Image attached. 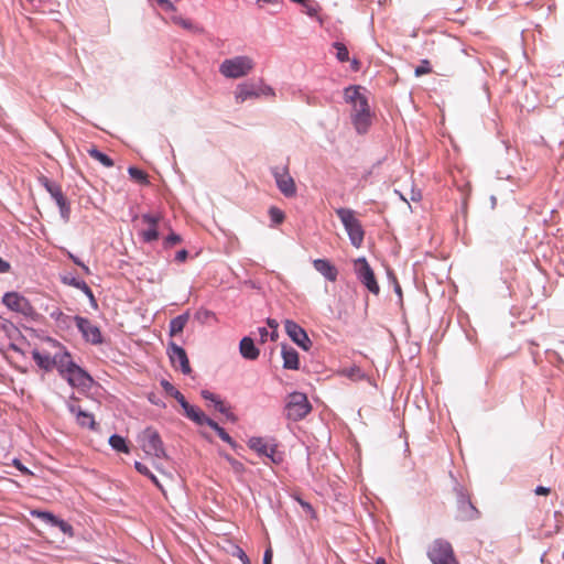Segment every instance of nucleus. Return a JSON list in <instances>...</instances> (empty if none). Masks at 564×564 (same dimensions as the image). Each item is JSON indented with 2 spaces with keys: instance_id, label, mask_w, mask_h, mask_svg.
<instances>
[{
  "instance_id": "nucleus-54",
  "label": "nucleus",
  "mask_w": 564,
  "mask_h": 564,
  "mask_svg": "<svg viewBox=\"0 0 564 564\" xmlns=\"http://www.w3.org/2000/svg\"><path fill=\"white\" fill-rule=\"evenodd\" d=\"M237 555H238V557L240 558V561L242 562V564H251V563H250L249 557H248V556H247V554L243 552V550L238 549V551H237Z\"/></svg>"
},
{
  "instance_id": "nucleus-43",
  "label": "nucleus",
  "mask_w": 564,
  "mask_h": 564,
  "mask_svg": "<svg viewBox=\"0 0 564 564\" xmlns=\"http://www.w3.org/2000/svg\"><path fill=\"white\" fill-rule=\"evenodd\" d=\"M432 72L430 62L427 59L421 61V64L415 68V76L420 77L425 74H430Z\"/></svg>"
},
{
  "instance_id": "nucleus-45",
  "label": "nucleus",
  "mask_w": 564,
  "mask_h": 564,
  "mask_svg": "<svg viewBox=\"0 0 564 564\" xmlns=\"http://www.w3.org/2000/svg\"><path fill=\"white\" fill-rule=\"evenodd\" d=\"M182 241V238L180 235L175 232H171L165 239H164V247L171 248Z\"/></svg>"
},
{
  "instance_id": "nucleus-30",
  "label": "nucleus",
  "mask_w": 564,
  "mask_h": 564,
  "mask_svg": "<svg viewBox=\"0 0 564 564\" xmlns=\"http://www.w3.org/2000/svg\"><path fill=\"white\" fill-rule=\"evenodd\" d=\"M161 386L169 395L173 397L180 403V405H182V402L184 403L186 401L184 395L167 380H162Z\"/></svg>"
},
{
  "instance_id": "nucleus-41",
  "label": "nucleus",
  "mask_w": 564,
  "mask_h": 564,
  "mask_svg": "<svg viewBox=\"0 0 564 564\" xmlns=\"http://www.w3.org/2000/svg\"><path fill=\"white\" fill-rule=\"evenodd\" d=\"M58 208H59V214H61V217L65 220V221H68L69 219V215H70V206H69V203L66 199L59 202L57 204Z\"/></svg>"
},
{
  "instance_id": "nucleus-48",
  "label": "nucleus",
  "mask_w": 564,
  "mask_h": 564,
  "mask_svg": "<svg viewBox=\"0 0 564 564\" xmlns=\"http://www.w3.org/2000/svg\"><path fill=\"white\" fill-rule=\"evenodd\" d=\"M388 276L393 283L395 293L399 295L400 299H402V289L397 280V276L394 275V273L392 271H388Z\"/></svg>"
},
{
  "instance_id": "nucleus-62",
  "label": "nucleus",
  "mask_w": 564,
  "mask_h": 564,
  "mask_svg": "<svg viewBox=\"0 0 564 564\" xmlns=\"http://www.w3.org/2000/svg\"><path fill=\"white\" fill-rule=\"evenodd\" d=\"M69 258L73 260V262L75 264H77L78 267H84V263L75 256H73L72 253H69Z\"/></svg>"
},
{
  "instance_id": "nucleus-21",
  "label": "nucleus",
  "mask_w": 564,
  "mask_h": 564,
  "mask_svg": "<svg viewBox=\"0 0 564 564\" xmlns=\"http://www.w3.org/2000/svg\"><path fill=\"white\" fill-rule=\"evenodd\" d=\"M239 351L248 360H256L260 355V350L256 347L253 339L248 336L240 340Z\"/></svg>"
},
{
  "instance_id": "nucleus-16",
  "label": "nucleus",
  "mask_w": 564,
  "mask_h": 564,
  "mask_svg": "<svg viewBox=\"0 0 564 564\" xmlns=\"http://www.w3.org/2000/svg\"><path fill=\"white\" fill-rule=\"evenodd\" d=\"M64 379H66L67 382L75 388H86L89 387V384L93 382V378L76 364L69 370V372L66 373Z\"/></svg>"
},
{
  "instance_id": "nucleus-29",
  "label": "nucleus",
  "mask_w": 564,
  "mask_h": 564,
  "mask_svg": "<svg viewBox=\"0 0 564 564\" xmlns=\"http://www.w3.org/2000/svg\"><path fill=\"white\" fill-rule=\"evenodd\" d=\"M87 152L93 159L99 161L106 167H111L115 164L113 160L110 156L102 153L95 147H91L90 149H88Z\"/></svg>"
},
{
  "instance_id": "nucleus-31",
  "label": "nucleus",
  "mask_w": 564,
  "mask_h": 564,
  "mask_svg": "<svg viewBox=\"0 0 564 564\" xmlns=\"http://www.w3.org/2000/svg\"><path fill=\"white\" fill-rule=\"evenodd\" d=\"M109 444L111 445V447L113 449H116L118 452L129 453V447L126 443V440L118 434H113L110 436Z\"/></svg>"
},
{
  "instance_id": "nucleus-22",
  "label": "nucleus",
  "mask_w": 564,
  "mask_h": 564,
  "mask_svg": "<svg viewBox=\"0 0 564 564\" xmlns=\"http://www.w3.org/2000/svg\"><path fill=\"white\" fill-rule=\"evenodd\" d=\"M32 357L35 364L45 371H51L54 368V356L47 352H41L37 349L32 351Z\"/></svg>"
},
{
  "instance_id": "nucleus-52",
  "label": "nucleus",
  "mask_w": 564,
  "mask_h": 564,
  "mask_svg": "<svg viewBox=\"0 0 564 564\" xmlns=\"http://www.w3.org/2000/svg\"><path fill=\"white\" fill-rule=\"evenodd\" d=\"M272 550L270 547L267 549L263 555V564H272Z\"/></svg>"
},
{
  "instance_id": "nucleus-36",
  "label": "nucleus",
  "mask_w": 564,
  "mask_h": 564,
  "mask_svg": "<svg viewBox=\"0 0 564 564\" xmlns=\"http://www.w3.org/2000/svg\"><path fill=\"white\" fill-rule=\"evenodd\" d=\"M334 47L336 48V57L339 62H346L349 59V52L346 45L340 42H335Z\"/></svg>"
},
{
  "instance_id": "nucleus-8",
  "label": "nucleus",
  "mask_w": 564,
  "mask_h": 564,
  "mask_svg": "<svg viewBox=\"0 0 564 564\" xmlns=\"http://www.w3.org/2000/svg\"><path fill=\"white\" fill-rule=\"evenodd\" d=\"M456 492V519L464 522L478 520L480 511L474 506L469 495L463 488H458Z\"/></svg>"
},
{
  "instance_id": "nucleus-12",
  "label": "nucleus",
  "mask_w": 564,
  "mask_h": 564,
  "mask_svg": "<svg viewBox=\"0 0 564 564\" xmlns=\"http://www.w3.org/2000/svg\"><path fill=\"white\" fill-rule=\"evenodd\" d=\"M75 324L84 339L91 345H100L104 341L101 332L90 319L82 316H74Z\"/></svg>"
},
{
  "instance_id": "nucleus-34",
  "label": "nucleus",
  "mask_w": 564,
  "mask_h": 564,
  "mask_svg": "<svg viewBox=\"0 0 564 564\" xmlns=\"http://www.w3.org/2000/svg\"><path fill=\"white\" fill-rule=\"evenodd\" d=\"M128 173L138 183L147 184L149 182L147 173L135 166H130Z\"/></svg>"
},
{
  "instance_id": "nucleus-50",
  "label": "nucleus",
  "mask_w": 564,
  "mask_h": 564,
  "mask_svg": "<svg viewBox=\"0 0 564 564\" xmlns=\"http://www.w3.org/2000/svg\"><path fill=\"white\" fill-rule=\"evenodd\" d=\"M206 424L208 425L210 429H213L216 433L221 429V426H219V424L217 422H215L214 420H212L210 417H208L207 415H205L204 420H203V425Z\"/></svg>"
},
{
  "instance_id": "nucleus-37",
  "label": "nucleus",
  "mask_w": 564,
  "mask_h": 564,
  "mask_svg": "<svg viewBox=\"0 0 564 564\" xmlns=\"http://www.w3.org/2000/svg\"><path fill=\"white\" fill-rule=\"evenodd\" d=\"M344 373L346 377H348L349 379H352L355 381L362 380L365 378V373L357 366L345 369Z\"/></svg>"
},
{
  "instance_id": "nucleus-64",
  "label": "nucleus",
  "mask_w": 564,
  "mask_h": 564,
  "mask_svg": "<svg viewBox=\"0 0 564 564\" xmlns=\"http://www.w3.org/2000/svg\"><path fill=\"white\" fill-rule=\"evenodd\" d=\"M351 68H352L354 70H358V69H359V62H358L356 58H354V59L351 61Z\"/></svg>"
},
{
  "instance_id": "nucleus-61",
  "label": "nucleus",
  "mask_w": 564,
  "mask_h": 564,
  "mask_svg": "<svg viewBox=\"0 0 564 564\" xmlns=\"http://www.w3.org/2000/svg\"><path fill=\"white\" fill-rule=\"evenodd\" d=\"M267 323H268V325H269V327H270V328H272V329H278L279 324H278V322H276L275 319L268 318V322H267Z\"/></svg>"
},
{
  "instance_id": "nucleus-39",
  "label": "nucleus",
  "mask_w": 564,
  "mask_h": 564,
  "mask_svg": "<svg viewBox=\"0 0 564 564\" xmlns=\"http://www.w3.org/2000/svg\"><path fill=\"white\" fill-rule=\"evenodd\" d=\"M264 456L268 457L272 464L279 465L282 463V456L278 453L276 444H271L268 454Z\"/></svg>"
},
{
  "instance_id": "nucleus-60",
  "label": "nucleus",
  "mask_w": 564,
  "mask_h": 564,
  "mask_svg": "<svg viewBox=\"0 0 564 564\" xmlns=\"http://www.w3.org/2000/svg\"><path fill=\"white\" fill-rule=\"evenodd\" d=\"M36 9H41L43 4L47 3L50 0H29Z\"/></svg>"
},
{
  "instance_id": "nucleus-6",
  "label": "nucleus",
  "mask_w": 564,
  "mask_h": 564,
  "mask_svg": "<svg viewBox=\"0 0 564 564\" xmlns=\"http://www.w3.org/2000/svg\"><path fill=\"white\" fill-rule=\"evenodd\" d=\"M261 96H274L273 88L264 85L262 80L258 83L239 84L235 91V98L238 104H242L248 99L259 98Z\"/></svg>"
},
{
  "instance_id": "nucleus-23",
  "label": "nucleus",
  "mask_w": 564,
  "mask_h": 564,
  "mask_svg": "<svg viewBox=\"0 0 564 564\" xmlns=\"http://www.w3.org/2000/svg\"><path fill=\"white\" fill-rule=\"evenodd\" d=\"M185 412V415L198 425H203L205 413L197 406L189 404L187 401L182 402L181 405Z\"/></svg>"
},
{
  "instance_id": "nucleus-46",
  "label": "nucleus",
  "mask_w": 564,
  "mask_h": 564,
  "mask_svg": "<svg viewBox=\"0 0 564 564\" xmlns=\"http://www.w3.org/2000/svg\"><path fill=\"white\" fill-rule=\"evenodd\" d=\"M218 436L224 441L226 442L227 444H229L232 448H237L238 444L236 443V441L225 431V429H220L218 432H217Z\"/></svg>"
},
{
  "instance_id": "nucleus-28",
  "label": "nucleus",
  "mask_w": 564,
  "mask_h": 564,
  "mask_svg": "<svg viewBox=\"0 0 564 564\" xmlns=\"http://www.w3.org/2000/svg\"><path fill=\"white\" fill-rule=\"evenodd\" d=\"M200 395L204 400L210 401L218 412L226 413V404L218 395L208 390H202Z\"/></svg>"
},
{
  "instance_id": "nucleus-55",
  "label": "nucleus",
  "mask_w": 564,
  "mask_h": 564,
  "mask_svg": "<svg viewBox=\"0 0 564 564\" xmlns=\"http://www.w3.org/2000/svg\"><path fill=\"white\" fill-rule=\"evenodd\" d=\"M10 268V263L0 257V273L9 272Z\"/></svg>"
},
{
  "instance_id": "nucleus-56",
  "label": "nucleus",
  "mask_w": 564,
  "mask_h": 564,
  "mask_svg": "<svg viewBox=\"0 0 564 564\" xmlns=\"http://www.w3.org/2000/svg\"><path fill=\"white\" fill-rule=\"evenodd\" d=\"M258 332H259L260 340L262 343H264L267 340L268 336H269L268 329L265 327H260L258 329Z\"/></svg>"
},
{
  "instance_id": "nucleus-24",
  "label": "nucleus",
  "mask_w": 564,
  "mask_h": 564,
  "mask_svg": "<svg viewBox=\"0 0 564 564\" xmlns=\"http://www.w3.org/2000/svg\"><path fill=\"white\" fill-rule=\"evenodd\" d=\"M64 282L68 285H72V286L83 291L87 295V297L90 300L91 304L95 306L97 305L91 289L88 286V284L84 280H79L77 278H70V279L65 278Z\"/></svg>"
},
{
  "instance_id": "nucleus-4",
  "label": "nucleus",
  "mask_w": 564,
  "mask_h": 564,
  "mask_svg": "<svg viewBox=\"0 0 564 564\" xmlns=\"http://www.w3.org/2000/svg\"><path fill=\"white\" fill-rule=\"evenodd\" d=\"M254 66L253 61L248 56H236L225 59L219 72L227 78H240L248 75Z\"/></svg>"
},
{
  "instance_id": "nucleus-42",
  "label": "nucleus",
  "mask_w": 564,
  "mask_h": 564,
  "mask_svg": "<svg viewBox=\"0 0 564 564\" xmlns=\"http://www.w3.org/2000/svg\"><path fill=\"white\" fill-rule=\"evenodd\" d=\"M301 6L308 15H315L319 9L318 4L314 0H306L304 3H301Z\"/></svg>"
},
{
  "instance_id": "nucleus-49",
  "label": "nucleus",
  "mask_w": 564,
  "mask_h": 564,
  "mask_svg": "<svg viewBox=\"0 0 564 564\" xmlns=\"http://www.w3.org/2000/svg\"><path fill=\"white\" fill-rule=\"evenodd\" d=\"M12 464H13V466H14L17 469H19L22 474H24V475H32V471H31L28 467H25V466L21 463V460H20V459L14 458V459L12 460Z\"/></svg>"
},
{
  "instance_id": "nucleus-9",
  "label": "nucleus",
  "mask_w": 564,
  "mask_h": 564,
  "mask_svg": "<svg viewBox=\"0 0 564 564\" xmlns=\"http://www.w3.org/2000/svg\"><path fill=\"white\" fill-rule=\"evenodd\" d=\"M354 268L357 279L360 281V283L364 284L370 293L378 295L380 292V286L367 259L364 257L356 259L354 262Z\"/></svg>"
},
{
  "instance_id": "nucleus-1",
  "label": "nucleus",
  "mask_w": 564,
  "mask_h": 564,
  "mask_svg": "<svg viewBox=\"0 0 564 564\" xmlns=\"http://www.w3.org/2000/svg\"><path fill=\"white\" fill-rule=\"evenodd\" d=\"M360 86H349L344 90L345 101L352 107L351 121L358 133H366L371 124L368 99L360 93Z\"/></svg>"
},
{
  "instance_id": "nucleus-38",
  "label": "nucleus",
  "mask_w": 564,
  "mask_h": 564,
  "mask_svg": "<svg viewBox=\"0 0 564 564\" xmlns=\"http://www.w3.org/2000/svg\"><path fill=\"white\" fill-rule=\"evenodd\" d=\"M269 216H270V219L271 221L274 224V225H280L281 223H283L284 220V213L278 208V207H270L269 209Z\"/></svg>"
},
{
  "instance_id": "nucleus-53",
  "label": "nucleus",
  "mask_w": 564,
  "mask_h": 564,
  "mask_svg": "<svg viewBox=\"0 0 564 564\" xmlns=\"http://www.w3.org/2000/svg\"><path fill=\"white\" fill-rule=\"evenodd\" d=\"M51 316H52L53 318H55L56 321H63V322H65L66 319H68V318H69V316L65 315V314H64L63 312H61V311L53 312V313L51 314Z\"/></svg>"
},
{
  "instance_id": "nucleus-19",
  "label": "nucleus",
  "mask_w": 564,
  "mask_h": 564,
  "mask_svg": "<svg viewBox=\"0 0 564 564\" xmlns=\"http://www.w3.org/2000/svg\"><path fill=\"white\" fill-rule=\"evenodd\" d=\"M75 366L72 360L70 354L67 351L54 355V368L57 369L59 375L64 378L66 373Z\"/></svg>"
},
{
  "instance_id": "nucleus-11",
  "label": "nucleus",
  "mask_w": 564,
  "mask_h": 564,
  "mask_svg": "<svg viewBox=\"0 0 564 564\" xmlns=\"http://www.w3.org/2000/svg\"><path fill=\"white\" fill-rule=\"evenodd\" d=\"M2 303L11 311L20 313L26 317L35 315V310L30 301L17 292H8L2 297Z\"/></svg>"
},
{
  "instance_id": "nucleus-40",
  "label": "nucleus",
  "mask_w": 564,
  "mask_h": 564,
  "mask_svg": "<svg viewBox=\"0 0 564 564\" xmlns=\"http://www.w3.org/2000/svg\"><path fill=\"white\" fill-rule=\"evenodd\" d=\"M173 21L174 23L182 25L183 30L186 32L199 31L191 21L183 19L182 17H173Z\"/></svg>"
},
{
  "instance_id": "nucleus-25",
  "label": "nucleus",
  "mask_w": 564,
  "mask_h": 564,
  "mask_svg": "<svg viewBox=\"0 0 564 564\" xmlns=\"http://www.w3.org/2000/svg\"><path fill=\"white\" fill-rule=\"evenodd\" d=\"M188 319H189L188 312L172 318L170 322V336H175V335L182 333L184 327L186 326Z\"/></svg>"
},
{
  "instance_id": "nucleus-44",
  "label": "nucleus",
  "mask_w": 564,
  "mask_h": 564,
  "mask_svg": "<svg viewBox=\"0 0 564 564\" xmlns=\"http://www.w3.org/2000/svg\"><path fill=\"white\" fill-rule=\"evenodd\" d=\"M53 527H57L63 533H65V534H67L69 536H72L73 533H74L73 532V527L68 522H66V521H64V520H62L59 518H57V522H55L53 524Z\"/></svg>"
},
{
  "instance_id": "nucleus-2",
  "label": "nucleus",
  "mask_w": 564,
  "mask_h": 564,
  "mask_svg": "<svg viewBox=\"0 0 564 564\" xmlns=\"http://www.w3.org/2000/svg\"><path fill=\"white\" fill-rule=\"evenodd\" d=\"M336 215L344 225L351 245L359 248L364 242L365 231L361 223L355 217V212L350 208L341 207L336 209Z\"/></svg>"
},
{
  "instance_id": "nucleus-27",
  "label": "nucleus",
  "mask_w": 564,
  "mask_h": 564,
  "mask_svg": "<svg viewBox=\"0 0 564 564\" xmlns=\"http://www.w3.org/2000/svg\"><path fill=\"white\" fill-rule=\"evenodd\" d=\"M43 185L45 186L46 191L51 194V196L54 198L56 205L59 202L66 199L59 185L51 182L47 178H44Z\"/></svg>"
},
{
  "instance_id": "nucleus-13",
  "label": "nucleus",
  "mask_w": 564,
  "mask_h": 564,
  "mask_svg": "<svg viewBox=\"0 0 564 564\" xmlns=\"http://www.w3.org/2000/svg\"><path fill=\"white\" fill-rule=\"evenodd\" d=\"M141 220L148 226L147 229L140 231V236L144 242L156 241L160 237L158 231L159 223L162 220L160 213H147L141 216Z\"/></svg>"
},
{
  "instance_id": "nucleus-17",
  "label": "nucleus",
  "mask_w": 564,
  "mask_h": 564,
  "mask_svg": "<svg viewBox=\"0 0 564 564\" xmlns=\"http://www.w3.org/2000/svg\"><path fill=\"white\" fill-rule=\"evenodd\" d=\"M67 409L72 414L76 416V422L78 425L82 427H88L90 430L95 429L96 422L91 413L82 410L80 406L70 402L67 404Z\"/></svg>"
},
{
  "instance_id": "nucleus-26",
  "label": "nucleus",
  "mask_w": 564,
  "mask_h": 564,
  "mask_svg": "<svg viewBox=\"0 0 564 564\" xmlns=\"http://www.w3.org/2000/svg\"><path fill=\"white\" fill-rule=\"evenodd\" d=\"M248 446L250 449L256 452L259 456H264L265 454H268V451L270 448V445H268L264 442V438L260 437V436L250 437L248 441Z\"/></svg>"
},
{
  "instance_id": "nucleus-59",
  "label": "nucleus",
  "mask_w": 564,
  "mask_h": 564,
  "mask_svg": "<svg viewBox=\"0 0 564 564\" xmlns=\"http://www.w3.org/2000/svg\"><path fill=\"white\" fill-rule=\"evenodd\" d=\"M299 501H300V503H301L302 508H303L306 512H311V513H313V512H314L313 507L311 506V503H308V502H306V501H303V500H301V499H299Z\"/></svg>"
},
{
  "instance_id": "nucleus-7",
  "label": "nucleus",
  "mask_w": 564,
  "mask_h": 564,
  "mask_svg": "<svg viewBox=\"0 0 564 564\" xmlns=\"http://www.w3.org/2000/svg\"><path fill=\"white\" fill-rule=\"evenodd\" d=\"M142 449L156 458H165L166 453L159 432L153 427H147L139 436Z\"/></svg>"
},
{
  "instance_id": "nucleus-58",
  "label": "nucleus",
  "mask_w": 564,
  "mask_h": 564,
  "mask_svg": "<svg viewBox=\"0 0 564 564\" xmlns=\"http://www.w3.org/2000/svg\"><path fill=\"white\" fill-rule=\"evenodd\" d=\"M223 414L226 415V417L231 422L237 421V416L232 412H230V409L227 405H226V413H223Z\"/></svg>"
},
{
  "instance_id": "nucleus-35",
  "label": "nucleus",
  "mask_w": 564,
  "mask_h": 564,
  "mask_svg": "<svg viewBox=\"0 0 564 564\" xmlns=\"http://www.w3.org/2000/svg\"><path fill=\"white\" fill-rule=\"evenodd\" d=\"M134 467L140 474L150 478L152 480V482L155 484L158 487H161L155 475L144 464H142L140 462H135Z\"/></svg>"
},
{
  "instance_id": "nucleus-18",
  "label": "nucleus",
  "mask_w": 564,
  "mask_h": 564,
  "mask_svg": "<svg viewBox=\"0 0 564 564\" xmlns=\"http://www.w3.org/2000/svg\"><path fill=\"white\" fill-rule=\"evenodd\" d=\"M314 269L321 273L327 281L335 282L338 276L337 268L327 259H315Z\"/></svg>"
},
{
  "instance_id": "nucleus-32",
  "label": "nucleus",
  "mask_w": 564,
  "mask_h": 564,
  "mask_svg": "<svg viewBox=\"0 0 564 564\" xmlns=\"http://www.w3.org/2000/svg\"><path fill=\"white\" fill-rule=\"evenodd\" d=\"M32 516L37 519H41L42 521L52 527L55 522H57V517L48 511L33 510Z\"/></svg>"
},
{
  "instance_id": "nucleus-47",
  "label": "nucleus",
  "mask_w": 564,
  "mask_h": 564,
  "mask_svg": "<svg viewBox=\"0 0 564 564\" xmlns=\"http://www.w3.org/2000/svg\"><path fill=\"white\" fill-rule=\"evenodd\" d=\"M158 4V8L163 12H173L174 6L170 0H154Z\"/></svg>"
},
{
  "instance_id": "nucleus-63",
  "label": "nucleus",
  "mask_w": 564,
  "mask_h": 564,
  "mask_svg": "<svg viewBox=\"0 0 564 564\" xmlns=\"http://www.w3.org/2000/svg\"><path fill=\"white\" fill-rule=\"evenodd\" d=\"M411 199L417 202L421 199V193L412 191Z\"/></svg>"
},
{
  "instance_id": "nucleus-10",
  "label": "nucleus",
  "mask_w": 564,
  "mask_h": 564,
  "mask_svg": "<svg viewBox=\"0 0 564 564\" xmlns=\"http://www.w3.org/2000/svg\"><path fill=\"white\" fill-rule=\"evenodd\" d=\"M271 173L275 180L279 191L288 198L296 195L294 178L290 175L289 166H273Z\"/></svg>"
},
{
  "instance_id": "nucleus-51",
  "label": "nucleus",
  "mask_w": 564,
  "mask_h": 564,
  "mask_svg": "<svg viewBox=\"0 0 564 564\" xmlns=\"http://www.w3.org/2000/svg\"><path fill=\"white\" fill-rule=\"evenodd\" d=\"M187 257H188V252H187V250L182 249V250H180V251H177V252H176V254H175V261H176V262H184V261L187 259Z\"/></svg>"
},
{
  "instance_id": "nucleus-3",
  "label": "nucleus",
  "mask_w": 564,
  "mask_h": 564,
  "mask_svg": "<svg viewBox=\"0 0 564 564\" xmlns=\"http://www.w3.org/2000/svg\"><path fill=\"white\" fill-rule=\"evenodd\" d=\"M312 410L306 394L292 392L286 398L284 415L288 420L297 422L303 420Z\"/></svg>"
},
{
  "instance_id": "nucleus-14",
  "label": "nucleus",
  "mask_w": 564,
  "mask_h": 564,
  "mask_svg": "<svg viewBox=\"0 0 564 564\" xmlns=\"http://www.w3.org/2000/svg\"><path fill=\"white\" fill-rule=\"evenodd\" d=\"M167 354L174 368L180 369L184 375H189L192 368L186 351L175 343L167 346Z\"/></svg>"
},
{
  "instance_id": "nucleus-20",
  "label": "nucleus",
  "mask_w": 564,
  "mask_h": 564,
  "mask_svg": "<svg viewBox=\"0 0 564 564\" xmlns=\"http://www.w3.org/2000/svg\"><path fill=\"white\" fill-rule=\"evenodd\" d=\"M281 355L284 369L297 370L300 368L299 352L294 348L283 345Z\"/></svg>"
},
{
  "instance_id": "nucleus-5",
  "label": "nucleus",
  "mask_w": 564,
  "mask_h": 564,
  "mask_svg": "<svg viewBox=\"0 0 564 564\" xmlns=\"http://www.w3.org/2000/svg\"><path fill=\"white\" fill-rule=\"evenodd\" d=\"M427 557L433 564H459L452 544L444 539H436L427 549Z\"/></svg>"
},
{
  "instance_id": "nucleus-57",
  "label": "nucleus",
  "mask_w": 564,
  "mask_h": 564,
  "mask_svg": "<svg viewBox=\"0 0 564 564\" xmlns=\"http://www.w3.org/2000/svg\"><path fill=\"white\" fill-rule=\"evenodd\" d=\"M535 495H549L550 494V488L547 487H544V486H538L534 490Z\"/></svg>"
},
{
  "instance_id": "nucleus-15",
  "label": "nucleus",
  "mask_w": 564,
  "mask_h": 564,
  "mask_svg": "<svg viewBox=\"0 0 564 564\" xmlns=\"http://www.w3.org/2000/svg\"><path fill=\"white\" fill-rule=\"evenodd\" d=\"M284 327L286 334L297 346H300L304 350H308L311 348V339L308 338L304 328L301 327L297 323L291 319H286L284 322Z\"/></svg>"
},
{
  "instance_id": "nucleus-33",
  "label": "nucleus",
  "mask_w": 564,
  "mask_h": 564,
  "mask_svg": "<svg viewBox=\"0 0 564 564\" xmlns=\"http://www.w3.org/2000/svg\"><path fill=\"white\" fill-rule=\"evenodd\" d=\"M221 455L228 462V464L230 465V467L235 474L242 475L245 473L246 468L241 462L237 460L229 454H221Z\"/></svg>"
}]
</instances>
